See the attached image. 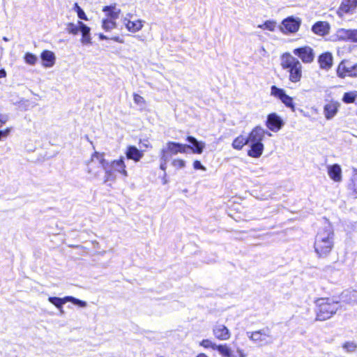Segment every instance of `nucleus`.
<instances>
[{
    "label": "nucleus",
    "instance_id": "nucleus-39",
    "mask_svg": "<svg viewBox=\"0 0 357 357\" xmlns=\"http://www.w3.org/2000/svg\"><path fill=\"white\" fill-rule=\"evenodd\" d=\"M172 165L176 169H181L185 166V162L181 158H176L172 160Z\"/></svg>",
    "mask_w": 357,
    "mask_h": 357
},
{
    "label": "nucleus",
    "instance_id": "nucleus-40",
    "mask_svg": "<svg viewBox=\"0 0 357 357\" xmlns=\"http://www.w3.org/2000/svg\"><path fill=\"white\" fill-rule=\"evenodd\" d=\"M134 102L137 105H142L145 103L144 98L137 93L133 94Z\"/></svg>",
    "mask_w": 357,
    "mask_h": 357
},
{
    "label": "nucleus",
    "instance_id": "nucleus-1",
    "mask_svg": "<svg viewBox=\"0 0 357 357\" xmlns=\"http://www.w3.org/2000/svg\"><path fill=\"white\" fill-rule=\"evenodd\" d=\"M335 232L331 225L319 229L314 236V249L317 257L325 258L329 256L334 248Z\"/></svg>",
    "mask_w": 357,
    "mask_h": 357
},
{
    "label": "nucleus",
    "instance_id": "nucleus-37",
    "mask_svg": "<svg viewBox=\"0 0 357 357\" xmlns=\"http://www.w3.org/2000/svg\"><path fill=\"white\" fill-rule=\"evenodd\" d=\"M67 302H71L75 305H77L81 307L86 306V303L84 301L79 300L71 296H67Z\"/></svg>",
    "mask_w": 357,
    "mask_h": 357
},
{
    "label": "nucleus",
    "instance_id": "nucleus-21",
    "mask_svg": "<svg viewBox=\"0 0 357 357\" xmlns=\"http://www.w3.org/2000/svg\"><path fill=\"white\" fill-rule=\"evenodd\" d=\"M190 144H187L188 149H190L193 153L201 154L205 146L204 142H199L192 136H188L185 139Z\"/></svg>",
    "mask_w": 357,
    "mask_h": 357
},
{
    "label": "nucleus",
    "instance_id": "nucleus-29",
    "mask_svg": "<svg viewBox=\"0 0 357 357\" xmlns=\"http://www.w3.org/2000/svg\"><path fill=\"white\" fill-rule=\"evenodd\" d=\"M248 144H249L248 137L240 135L233 140L231 146L233 149L240 151Z\"/></svg>",
    "mask_w": 357,
    "mask_h": 357
},
{
    "label": "nucleus",
    "instance_id": "nucleus-16",
    "mask_svg": "<svg viewBox=\"0 0 357 357\" xmlns=\"http://www.w3.org/2000/svg\"><path fill=\"white\" fill-rule=\"evenodd\" d=\"M213 334L215 339L226 341L230 339L231 334L229 329L224 324H216L213 328Z\"/></svg>",
    "mask_w": 357,
    "mask_h": 357
},
{
    "label": "nucleus",
    "instance_id": "nucleus-27",
    "mask_svg": "<svg viewBox=\"0 0 357 357\" xmlns=\"http://www.w3.org/2000/svg\"><path fill=\"white\" fill-rule=\"evenodd\" d=\"M123 24H125L127 30L132 33H136L140 31L143 27V21L141 20H130L124 18Z\"/></svg>",
    "mask_w": 357,
    "mask_h": 357
},
{
    "label": "nucleus",
    "instance_id": "nucleus-3",
    "mask_svg": "<svg viewBox=\"0 0 357 357\" xmlns=\"http://www.w3.org/2000/svg\"><path fill=\"white\" fill-rule=\"evenodd\" d=\"M315 320L324 321L333 317L340 308L339 301L329 297L318 298L314 301Z\"/></svg>",
    "mask_w": 357,
    "mask_h": 357
},
{
    "label": "nucleus",
    "instance_id": "nucleus-33",
    "mask_svg": "<svg viewBox=\"0 0 357 357\" xmlns=\"http://www.w3.org/2000/svg\"><path fill=\"white\" fill-rule=\"evenodd\" d=\"M343 31L348 40L357 43V29H344Z\"/></svg>",
    "mask_w": 357,
    "mask_h": 357
},
{
    "label": "nucleus",
    "instance_id": "nucleus-49",
    "mask_svg": "<svg viewBox=\"0 0 357 357\" xmlns=\"http://www.w3.org/2000/svg\"><path fill=\"white\" fill-rule=\"evenodd\" d=\"M144 146H145V147H146V148H148V147L151 146L149 144H145Z\"/></svg>",
    "mask_w": 357,
    "mask_h": 357
},
{
    "label": "nucleus",
    "instance_id": "nucleus-22",
    "mask_svg": "<svg viewBox=\"0 0 357 357\" xmlns=\"http://www.w3.org/2000/svg\"><path fill=\"white\" fill-rule=\"evenodd\" d=\"M188 149L187 144L174 142H168L167 143V151L171 155H176L178 153H185Z\"/></svg>",
    "mask_w": 357,
    "mask_h": 357
},
{
    "label": "nucleus",
    "instance_id": "nucleus-44",
    "mask_svg": "<svg viewBox=\"0 0 357 357\" xmlns=\"http://www.w3.org/2000/svg\"><path fill=\"white\" fill-rule=\"evenodd\" d=\"M6 75H7V73H6V70L3 68L0 69V79L6 77Z\"/></svg>",
    "mask_w": 357,
    "mask_h": 357
},
{
    "label": "nucleus",
    "instance_id": "nucleus-45",
    "mask_svg": "<svg viewBox=\"0 0 357 357\" xmlns=\"http://www.w3.org/2000/svg\"><path fill=\"white\" fill-rule=\"evenodd\" d=\"M99 38L101 40H107V36H105L102 33L99 34Z\"/></svg>",
    "mask_w": 357,
    "mask_h": 357
},
{
    "label": "nucleus",
    "instance_id": "nucleus-13",
    "mask_svg": "<svg viewBox=\"0 0 357 357\" xmlns=\"http://www.w3.org/2000/svg\"><path fill=\"white\" fill-rule=\"evenodd\" d=\"M301 20L294 17H288L282 20L281 30L284 33H294L298 31Z\"/></svg>",
    "mask_w": 357,
    "mask_h": 357
},
{
    "label": "nucleus",
    "instance_id": "nucleus-24",
    "mask_svg": "<svg viewBox=\"0 0 357 357\" xmlns=\"http://www.w3.org/2000/svg\"><path fill=\"white\" fill-rule=\"evenodd\" d=\"M250 147L248 150V155L254 158H259L264 149V146L262 142H250Z\"/></svg>",
    "mask_w": 357,
    "mask_h": 357
},
{
    "label": "nucleus",
    "instance_id": "nucleus-23",
    "mask_svg": "<svg viewBox=\"0 0 357 357\" xmlns=\"http://www.w3.org/2000/svg\"><path fill=\"white\" fill-rule=\"evenodd\" d=\"M40 59L43 62V66L45 68L52 67L55 64V54L50 50H43L40 54Z\"/></svg>",
    "mask_w": 357,
    "mask_h": 357
},
{
    "label": "nucleus",
    "instance_id": "nucleus-8",
    "mask_svg": "<svg viewBox=\"0 0 357 357\" xmlns=\"http://www.w3.org/2000/svg\"><path fill=\"white\" fill-rule=\"evenodd\" d=\"M106 164L104 153L94 151L86 162V172L89 174H95L100 167H105Z\"/></svg>",
    "mask_w": 357,
    "mask_h": 357
},
{
    "label": "nucleus",
    "instance_id": "nucleus-2",
    "mask_svg": "<svg viewBox=\"0 0 357 357\" xmlns=\"http://www.w3.org/2000/svg\"><path fill=\"white\" fill-rule=\"evenodd\" d=\"M280 66L288 73L289 81L291 83L300 82L303 78V65L301 61L289 52H284L280 56Z\"/></svg>",
    "mask_w": 357,
    "mask_h": 357
},
{
    "label": "nucleus",
    "instance_id": "nucleus-47",
    "mask_svg": "<svg viewBox=\"0 0 357 357\" xmlns=\"http://www.w3.org/2000/svg\"><path fill=\"white\" fill-rule=\"evenodd\" d=\"M160 169L165 171L166 169L165 165V164L160 165Z\"/></svg>",
    "mask_w": 357,
    "mask_h": 357
},
{
    "label": "nucleus",
    "instance_id": "nucleus-6",
    "mask_svg": "<svg viewBox=\"0 0 357 357\" xmlns=\"http://www.w3.org/2000/svg\"><path fill=\"white\" fill-rule=\"evenodd\" d=\"M293 54L297 56L301 63L310 64L315 59V52L309 45H303L293 50Z\"/></svg>",
    "mask_w": 357,
    "mask_h": 357
},
{
    "label": "nucleus",
    "instance_id": "nucleus-26",
    "mask_svg": "<svg viewBox=\"0 0 357 357\" xmlns=\"http://www.w3.org/2000/svg\"><path fill=\"white\" fill-rule=\"evenodd\" d=\"M126 155L128 159L139 162L144 156V153L135 146H128L126 151Z\"/></svg>",
    "mask_w": 357,
    "mask_h": 357
},
{
    "label": "nucleus",
    "instance_id": "nucleus-34",
    "mask_svg": "<svg viewBox=\"0 0 357 357\" xmlns=\"http://www.w3.org/2000/svg\"><path fill=\"white\" fill-rule=\"evenodd\" d=\"M258 28L273 31L275 29V22L271 20H266L262 24H259Z\"/></svg>",
    "mask_w": 357,
    "mask_h": 357
},
{
    "label": "nucleus",
    "instance_id": "nucleus-41",
    "mask_svg": "<svg viewBox=\"0 0 357 357\" xmlns=\"http://www.w3.org/2000/svg\"><path fill=\"white\" fill-rule=\"evenodd\" d=\"M10 132V128H7L3 130H0V141L2 139L6 138Z\"/></svg>",
    "mask_w": 357,
    "mask_h": 357
},
{
    "label": "nucleus",
    "instance_id": "nucleus-31",
    "mask_svg": "<svg viewBox=\"0 0 357 357\" xmlns=\"http://www.w3.org/2000/svg\"><path fill=\"white\" fill-rule=\"evenodd\" d=\"M357 98V91H352L349 92H345L343 94L342 100L343 102L346 104H351L354 103Z\"/></svg>",
    "mask_w": 357,
    "mask_h": 357
},
{
    "label": "nucleus",
    "instance_id": "nucleus-4",
    "mask_svg": "<svg viewBox=\"0 0 357 357\" xmlns=\"http://www.w3.org/2000/svg\"><path fill=\"white\" fill-rule=\"evenodd\" d=\"M336 75L340 79L357 77V63H352L348 59L342 60L337 66Z\"/></svg>",
    "mask_w": 357,
    "mask_h": 357
},
{
    "label": "nucleus",
    "instance_id": "nucleus-7",
    "mask_svg": "<svg viewBox=\"0 0 357 357\" xmlns=\"http://www.w3.org/2000/svg\"><path fill=\"white\" fill-rule=\"evenodd\" d=\"M110 169L105 170L107 179L113 180L115 178L114 173H119L123 177L128 176V174L126 170V165L124 162V158L121 156L117 160H114L110 162Z\"/></svg>",
    "mask_w": 357,
    "mask_h": 357
},
{
    "label": "nucleus",
    "instance_id": "nucleus-43",
    "mask_svg": "<svg viewBox=\"0 0 357 357\" xmlns=\"http://www.w3.org/2000/svg\"><path fill=\"white\" fill-rule=\"evenodd\" d=\"M238 357H246L247 354L243 349L238 348L236 350Z\"/></svg>",
    "mask_w": 357,
    "mask_h": 357
},
{
    "label": "nucleus",
    "instance_id": "nucleus-42",
    "mask_svg": "<svg viewBox=\"0 0 357 357\" xmlns=\"http://www.w3.org/2000/svg\"><path fill=\"white\" fill-rule=\"evenodd\" d=\"M193 168L195 169H201L203 171L206 170V168L202 165L201 162L199 160H195L193 162Z\"/></svg>",
    "mask_w": 357,
    "mask_h": 357
},
{
    "label": "nucleus",
    "instance_id": "nucleus-32",
    "mask_svg": "<svg viewBox=\"0 0 357 357\" xmlns=\"http://www.w3.org/2000/svg\"><path fill=\"white\" fill-rule=\"evenodd\" d=\"M116 20L104 18L102 21V28L105 31H111L116 27Z\"/></svg>",
    "mask_w": 357,
    "mask_h": 357
},
{
    "label": "nucleus",
    "instance_id": "nucleus-5",
    "mask_svg": "<svg viewBox=\"0 0 357 357\" xmlns=\"http://www.w3.org/2000/svg\"><path fill=\"white\" fill-rule=\"evenodd\" d=\"M66 29L68 33L77 35L79 31L82 33L81 41L83 44H91V38L90 36L91 29L82 22L78 21L77 25L73 22H68L66 24Z\"/></svg>",
    "mask_w": 357,
    "mask_h": 357
},
{
    "label": "nucleus",
    "instance_id": "nucleus-38",
    "mask_svg": "<svg viewBox=\"0 0 357 357\" xmlns=\"http://www.w3.org/2000/svg\"><path fill=\"white\" fill-rule=\"evenodd\" d=\"M74 9L77 12V16L79 19L84 20L86 21L88 20V17H87L86 15L85 14L84 11L79 7V6L78 5L77 3H75L74 4Z\"/></svg>",
    "mask_w": 357,
    "mask_h": 357
},
{
    "label": "nucleus",
    "instance_id": "nucleus-36",
    "mask_svg": "<svg viewBox=\"0 0 357 357\" xmlns=\"http://www.w3.org/2000/svg\"><path fill=\"white\" fill-rule=\"evenodd\" d=\"M342 348L347 352H354L357 349V344L347 341L342 344Z\"/></svg>",
    "mask_w": 357,
    "mask_h": 357
},
{
    "label": "nucleus",
    "instance_id": "nucleus-12",
    "mask_svg": "<svg viewBox=\"0 0 357 357\" xmlns=\"http://www.w3.org/2000/svg\"><path fill=\"white\" fill-rule=\"evenodd\" d=\"M265 125L269 130L277 132L284 126V122L278 114L272 112L267 115Z\"/></svg>",
    "mask_w": 357,
    "mask_h": 357
},
{
    "label": "nucleus",
    "instance_id": "nucleus-28",
    "mask_svg": "<svg viewBox=\"0 0 357 357\" xmlns=\"http://www.w3.org/2000/svg\"><path fill=\"white\" fill-rule=\"evenodd\" d=\"M349 195L354 198H357V169L353 172V174L349 181L347 186Z\"/></svg>",
    "mask_w": 357,
    "mask_h": 357
},
{
    "label": "nucleus",
    "instance_id": "nucleus-14",
    "mask_svg": "<svg viewBox=\"0 0 357 357\" xmlns=\"http://www.w3.org/2000/svg\"><path fill=\"white\" fill-rule=\"evenodd\" d=\"M266 135L270 137L271 133L261 126H256L248 133V139L249 142H262Z\"/></svg>",
    "mask_w": 357,
    "mask_h": 357
},
{
    "label": "nucleus",
    "instance_id": "nucleus-11",
    "mask_svg": "<svg viewBox=\"0 0 357 357\" xmlns=\"http://www.w3.org/2000/svg\"><path fill=\"white\" fill-rule=\"evenodd\" d=\"M271 95L278 98L287 107L290 108L292 112H295L296 107L293 98L288 96L284 89L273 85L271 88Z\"/></svg>",
    "mask_w": 357,
    "mask_h": 357
},
{
    "label": "nucleus",
    "instance_id": "nucleus-19",
    "mask_svg": "<svg viewBox=\"0 0 357 357\" xmlns=\"http://www.w3.org/2000/svg\"><path fill=\"white\" fill-rule=\"evenodd\" d=\"M340 103L334 100H331L324 106V114L326 119L330 120L338 112Z\"/></svg>",
    "mask_w": 357,
    "mask_h": 357
},
{
    "label": "nucleus",
    "instance_id": "nucleus-20",
    "mask_svg": "<svg viewBox=\"0 0 357 357\" xmlns=\"http://www.w3.org/2000/svg\"><path fill=\"white\" fill-rule=\"evenodd\" d=\"M328 176L334 182L340 183L342 180V169L340 165L333 164L327 167Z\"/></svg>",
    "mask_w": 357,
    "mask_h": 357
},
{
    "label": "nucleus",
    "instance_id": "nucleus-18",
    "mask_svg": "<svg viewBox=\"0 0 357 357\" xmlns=\"http://www.w3.org/2000/svg\"><path fill=\"white\" fill-rule=\"evenodd\" d=\"M311 30L315 35L324 37L329 34L331 25L327 21H317L312 26Z\"/></svg>",
    "mask_w": 357,
    "mask_h": 357
},
{
    "label": "nucleus",
    "instance_id": "nucleus-35",
    "mask_svg": "<svg viewBox=\"0 0 357 357\" xmlns=\"http://www.w3.org/2000/svg\"><path fill=\"white\" fill-rule=\"evenodd\" d=\"M24 61L27 63V64H29V65H35L36 63L37 62V56L32 54V53H30V52H26L25 54H24Z\"/></svg>",
    "mask_w": 357,
    "mask_h": 357
},
{
    "label": "nucleus",
    "instance_id": "nucleus-30",
    "mask_svg": "<svg viewBox=\"0 0 357 357\" xmlns=\"http://www.w3.org/2000/svg\"><path fill=\"white\" fill-rule=\"evenodd\" d=\"M48 301L58 310L63 312V305L67 303V296L63 298L50 296L48 298Z\"/></svg>",
    "mask_w": 357,
    "mask_h": 357
},
{
    "label": "nucleus",
    "instance_id": "nucleus-17",
    "mask_svg": "<svg viewBox=\"0 0 357 357\" xmlns=\"http://www.w3.org/2000/svg\"><path fill=\"white\" fill-rule=\"evenodd\" d=\"M357 8V0H342L337 10L339 17L351 13Z\"/></svg>",
    "mask_w": 357,
    "mask_h": 357
},
{
    "label": "nucleus",
    "instance_id": "nucleus-15",
    "mask_svg": "<svg viewBox=\"0 0 357 357\" xmlns=\"http://www.w3.org/2000/svg\"><path fill=\"white\" fill-rule=\"evenodd\" d=\"M317 63L321 70H329L333 66V56L329 51L321 53L317 57Z\"/></svg>",
    "mask_w": 357,
    "mask_h": 357
},
{
    "label": "nucleus",
    "instance_id": "nucleus-25",
    "mask_svg": "<svg viewBox=\"0 0 357 357\" xmlns=\"http://www.w3.org/2000/svg\"><path fill=\"white\" fill-rule=\"evenodd\" d=\"M105 13V17L110 20H116L121 13V9L117 8L116 4L105 6L102 10Z\"/></svg>",
    "mask_w": 357,
    "mask_h": 357
},
{
    "label": "nucleus",
    "instance_id": "nucleus-48",
    "mask_svg": "<svg viewBox=\"0 0 357 357\" xmlns=\"http://www.w3.org/2000/svg\"><path fill=\"white\" fill-rule=\"evenodd\" d=\"M5 122H6V121H5L4 120H1V119H0V126H1L3 123H5Z\"/></svg>",
    "mask_w": 357,
    "mask_h": 357
},
{
    "label": "nucleus",
    "instance_id": "nucleus-9",
    "mask_svg": "<svg viewBox=\"0 0 357 357\" xmlns=\"http://www.w3.org/2000/svg\"><path fill=\"white\" fill-rule=\"evenodd\" d=\"M199 345L204 349H212L218 351L222 357H232L233 353L227 344H216L208 339H204L199 342Z\"/></svg>",
    "mask_w": 357,
    "mask_h": 357
},
{
    "label": "nucleus",
    "instance_id": "nucleus-10",
    "mask_svg": "<svg viewBox=\"0 0 357 357\" xmlns=\"http://www.w3.org/2000/svg\"><path fill=\"white\" fill-rule=\"evenodd\" d=\"M248 337L254 343L259 346L268 344L272 342L271 335L269 334L268 329H260L248 333Z\"/></svg>",
    "mask_w": 357,
    "mask_h": 357
},
{
    "label": "nucleus",
    "instance_id": "nucleus-46",
    "mask_svg": "<svg viewBox=\"0 0 357 357\" xmlns=\"http://www.w3.org/2000/svg\"><path fill=\"white\" fill-rule=\"evenodd\" d=\"M112 39L114 41L122 43V41L119 40L118 36L114 37Z\"/></svg>",
    "mask_w": 357,
    "mask_h": 357
}]
</instances>
